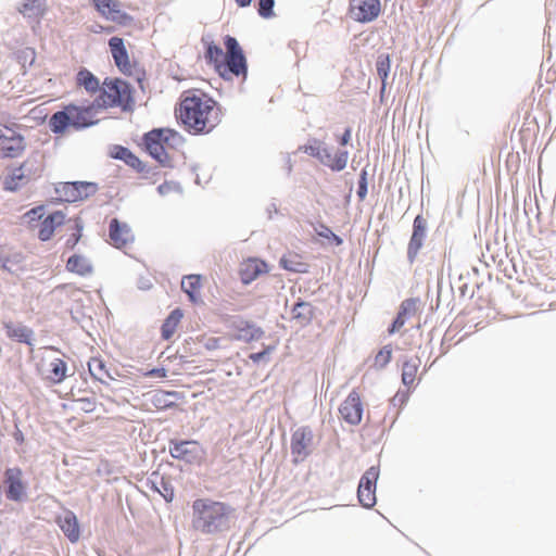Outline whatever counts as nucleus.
Here are the masks:
<instances>
[{
	"instance_id": "f257e3e1",
	"label": "nucleus",
	"mask_w": 556,
	"mask_h": 556,
	"mask_svg": "<svg viewBox=\"0 0 556 556\" xmlns=\"http://www.w3.org/2000/svg\"><path fill=\"white\" fill-rule=\"evenodd\" d=\"M177 116L187 130L192 134H208L222 121L218 103L199 89H189L182 92Z\"/></svg>"
},
{
	"instance_id": "f03ea898",
	"label": "nucleus",
	"mask_w": 556,
	"mask_h": 556,
	"mask_svg": "<svg viewBox=\"0 0 556 556\" xmlns=\"http://www.w3.org/2000/svg\"><path fill=\"white\" fill-rule=\"evenodd\" d=\"M233 509L226 503L210 497L197 498L191 505V527L202 534H214L227 529Z\"/></svg>"
},
{
	"instance_id": "7ed1b4c3",
	"label": "nucleus",
	"mask_w": 556,
	"mask_h": 556,
	"mask_svg": "<svg viewBox=\"0 0 556 556\" xmlns=\"http://www.w3.org/2000/svg\"><path fill=\"white\" fill-rule=\"evenodd\" d=\"M226 53L223 49L211 42L205 52V59L212 63L218 74L225 79H231L233 76L247 77V60L241 47L236 38L226 36Z\"/></svg>"
},
{
	"instance_id": "20e7f679",
	"label": "nucleus",
	"mask_w": 556,
	"mask_h": 556,
	"mask_svg": "<svg viewBox=\"0 0 556 556\" xmlns=\"http://www.w3.org/2000/svg\"><path fill=\"white\" fill-rule=\"evenodd\" d=\"M94 102L87 106L68 104L55 112L49 119L50 129L54 134H63L68 127L81 129L93 125L96 121Z\"/></svg>"
},
{
	"instance_id": "39448f33",
	"label": "nucleus",
	"mask_w": 556,
	"mask_h": 556,
	"mask_svg": "<svg viewBox=\"0 0 556 556\" xmlns=\"http://www.w3.org/2000/svg\"><path fill=\"white\" fill-rule=\"evenodd\" d=\"M94 104L102 109L116 106L123 110L130 109L134 99L129 84L119 78H105Z\"/></svg>"
},
{
	"instance_id": "423d86ee",
	"label": "nucleus",
	"mask_w": 556,
	"mask_h": 556,
	"mask_svg": "<svg viewBox=\"0 0 556 556\" xmlns=\"http://www.w3.org/2000/svg\"><path fill=\"white\" fill-rule=\"evenodd\" d=\"M178 139V134L172 129H153L143 137L147 151L162 165L170 163L169 152Z\"/></svg>"
},
{
	"instance_id": "0eeeda50",
	"label": "nucleus",
	"mask_w": 556,
	"mask_h": 556,
	"mask_svg": "<svg viewBox=\"0 0 556 556\" xmlns=\"http://www.w3.org/2000/svg\"><path fill=\"white\" fill-rule=\"evenodd\" d=\"M42 172V162L36 157H28L18 167L12 169L4 178V189L8 191H16L31 180L39 178Z\"/></svg>"
},
{
	"instance_id": "6e6552de",
	"label": "nucleus",
	"mask_w": 556,
	"mask_h": 556,
	"mask_svg": "<svg viewBox=\"0 0 556 556\" xmlns=\"http://www.w3.org/2000/svg\"><path fill=\"white\" fill-rule=\"evenodd\" d=\"M56 349L45 348L37 363V369L43 379L53 384L63 382L67 376L66 363L55 355Z\"/></svg>"
},
{
	"instance_id": "1a4fd4ad",
	"label": "nucleus",
	"mask_w": 556,
	"mask_h": 556,
	"mask_svg": "<svg viewBox=\"0 0 556 556\" xmlns=\"http://www.w3.org/2000/svg\"><path fill=\"white\" fill-rule=\"evenodd\" d=\"M379 478V468L369 467L362 476L357 489V497L362 506L371 508L377 502L376 485Z\"/></svg>"
},
{
	"instance_id": "9d476101",
	"label": "nucleus",
	"mask_w": 556,
	"mask_h": 556,
	"mask_svg": "<svg viewBox=\"0 0 556 556\" xmlns=\"http://www.w3.org/2000/svg\"><path fill=\"white\" fill-rule=\"evenodd\" d=\"M363 412L364 406L361 392L358 389H353L339 407L340 417L346 424L356 426L362 421Z\"/></svg>"
},
{
	"instance_id": "9b49d317",
	"label": "nucleus",
	"mask_w": 556,
	"mask_h": 556,
	"mask_svg": "<svg viewBox=\"0 0 556 556\" xmlns=\"http://www.w3.org/2000/svg\"><path fill=\"white\" fill-rule=\"evenodd\" d=\"M169 454L172 457L188 464L200 463L204 451L197 441H170Z\"/></svg>"
},
{
	"instance_id": "f8f14e48",
	"label": "nucleus",
	"mask_w": 556,
	"mask_h": 556,
	"mask_svg": "<svg viewBox=\"0 0 556 556\" xmlns=\"http://www.w3.org/2000/svg\"><path fill=\"white\" fill-rule=\"evenodd\" d=\"M380 11V0H351L350 2V15L356 22H371L379 16Z\"/></svg>"
},
{
	"instance_id": "ddd939ff",
	"label": "nucleus",
	"mask_w": 556,
	"mask_h": 556,
	"mask_svg": "<svg viewBox=\"0 0 556 556\" xmlns=\"http://www.w3.org/2000/svg\"><path fill=\"white\" fill-rule=\"evenodd\" d=\"M109 48L116 67L124 75L131 76L136 71V62H131L124 40L119 37H112L109 40Z\"/></svg>"
},
{
	"instance_id": "4468645a",
	"label": "nucleus",
	"mask_w": 556,
	"mask_h": 556,
	"mask_svg": "<svg viewBox=\"0 0 556 556\" xmlns=\"http://www.w3.org/2000/svg\"><path fill=\"white\" fill-rule=\"evenodd\" d=\"M94 190L93 184L85 181L63 182L56 188L61 199L66 202L81 201L93 193Z\"/></svg>"
},
{
	"instance_id": "2eb2a0df",
	"label": "nucleus",
	"mask_w": 556,
	"mask_h": 556,
	"mask_svg": "<svg viewBox=\"0 0 556 556\" xmlns=\"http://www.w3.org/2000/svg\"><path fill=\"white\" fill-rule=\"evenodd\" d=\"M96 10L105 20L125 25L131 17L121 9V3L115 0H92Z\"/></svg>"
},
{
	"instance_id": "dca6fc26",
	"label": "nucleus",
	"mask_w": 556,
	"mask_h": 556,
	"mask_svg": "<svg viewBox=\"0 0 556 556\" xmlns=\"http://www.w3.org/2000/svg\"><path fill=\"white\" fill-rule=\"evenodd\" d=\"M427 233V219L417 215L413 223V233L407 245V257L410 263H414L420 249L424 245V241Z\"/></svg>"
},
{
	"instance_id": "f3484780",
	"label": "nucleus",
	"mask_w": 556,
	"mask_h": 556,
	"mask_svg": "<svg viewBox=\"0 0 556 556\" xmlns=\"http://www.w3.org/2000/svg\"><path fill=\"white\" fill-rule=\"evenodd\" d=\"M312 432L306 428L298 429L291 437V455L294 464L303 462L309 455Z\"/></svg>"
},
{
	"instance_id": "a211bd4d",
	"label": "nucleus",
	"mask_w": 556,
	"mask_h": 556,
	"mask_svg": "<svg viewBox=\"0 0 556 556\" xmlns=\"http://www.w3.org/2000/svg\"><path fill=\"white\" fill-rule=\"evenodd\" d=\"M7 497L14 502H21L26 493L23 482V473L20 468H9L5 470Z\"/></svg>"
},
{
	"instance_id": "6ab92c4d",
	"label": "nucleus",
	"mask_w": 556,
	"mask_h": 556,
	"mask_svg": "<svg viewBox=\"0 0 556 556\" xmlns=\"http://www.w3.org/2000/svg\"><path fill=\"white\" fill-rule=\"evenodd\" d=\"M0 269L10 274L24 271L26 269L24 254L4 245L0 257Z\"/></svg>"
},
{
	"instance_id": "aec40b11",
	"label": "nucleus",
	"mask_w": 556,
	"mask_h": 556,
	"mask_svg": "<svg viewBox=\"0 0 556 556\" xmlns=\"http://www.w3.org/2000/svg\"><path fill=\"white\" fill-rule=\"evenodd\" d=\"M267 271L268 265L264 261L252 257L241 263L239 276L244 285H249L257 279L260 275L266 274Z\"/></svg>"
},
{
	"instance_id": "412c9836",
	"label": "nucleus",
	"mask_w": 556,
	"mask_h": 556,
	"mask_svg": "<svg viewBox=\"0 0 556 556\" xmlns=\"http://www.w3.org/2000/svg\"><path fill=\"white\" fill-rule=\"evenodd\" d=\"M110 240L117 249H124L134 242V235L127 224L113 218L110 223Z\"/></svg>"
},
{
	"instance_id": "4be33fe9",
	"label": "nucleus",
	"mask_w": 556,
	"mask_h": 556,
	"mask_svg": "<svg viewBox=\"0 0 556 556\" xmlns=\"http://www.w3.org/2000/svg\"><path fill=\"white\" fill-rule=\"evenodd\" d=\"M65 223V214L61 211H55L43 218L38 225V238L41 241L50 240L58 227Z\"/></svg>"
},
{
	"instance_id": "5701e85b",
	"label": "nucleus",
	"mask_w": 556,
	"mask_h": 556,
	"mask_svg": "<svg viewBox=\"0 0 556 556\" xmlns=\"http://www.w3.org/2000/svg\"><path fill=\"white\" fill-rule=\"evenodd\" d=\"M56 523L72 543L78 542L80 538L79 523L76 515L72 510H66L63 515L59 516Z\"/></svg>"
},
{
	"instance_id": "b1692460",
	"label": "nucleus",
	"mask_w": 556,
	"mask_h": 556,
	"mask_svg": "<svg viewBox=\"0 0 556 556\" xmlns=\"http://www.w3.org/2000/svg\"><path fill=\"white\" fill-rule=\"evenodd\" d=\"M417 312V301L415 299H406L401 303L396 318L394 319L389 333L399 331L408 319L415 316Z\"/></svg>"
},
{
	"instance_id": "393cba45",
	"label": "nucleus",
	"mask_w": 556,
	"mask_h": 556,
	"mask_svg": "<svg viewBox=\"0 0 556 556\" xmlns=\"http://www.w3.org/2000/svg\"><path fill=\"white\" fill-rule=\"evenodd\" d=\"M349 159L346 151H337L332 153L329 149L324 148L319 161L331 170L340 172L345 168Z\"/></svg>"
},
{
	"instance_id": "a878e982",
	"label": "nucleus",
	"mask_w": 556,
	"mask_h": 556,
	"mask_svg": "<svg viewBox=\"0 0 556 556\" xmlns=\"http://www.w3.org/2000/svg\"><path fill=\"white\" fill-rule=\"evenodd\" d=\"M202 277L200 275H188L181 280V289L187 293L192 303L201 302Z\"/></svg>"
},
{
	"instance_id": "bb28decb",
	"label": "nucleus",
	"mask_w": 556,
	"mask_h": 556,
	"mask_svg": "<svg viewBox=\"0 0 556 556\" xmlns=\"http://www.w3.org/2000/svg\"><path fill=\"white\" fill-rule=\"evenodd\" d=\"M235 339L244 342L260 340L264 331L249 321H240L235 326Z\"/></svg>"
},
{
	"instance_id": "cd10ccee",
	"label": "nucleus",
	"mask_w": 556,
	"mask_h": 556,
	"mask_svg": "<svg viewBox=\"0 0 556 556\" xmlns=\"http://www.w3.org/2000/svg\"><path fill=\"white\" fill-rule=\"evenodd\" d=\"M66 269L79 276L92 274L93 266L90 260L83 254H74L66 262Z\"/></svg>"
},
{
	"instance_id": "c85d7f7f",
	"label": "nucleus",
	"mask_w": 556,
	"mask_h": 556,
	"mask_svg": "<svg viewBox=\"0 0 556 556\" xmlns=\"http://www.w3.org/2000/svg\"><path fill=\"white\" fill-rule=\"evenodd\" d=\"M75 83L77 87L84 88L91 96L96 94L101 89L98 77L87 68H80L78 71Z\"/></svg>"
},
{
	"instance_id": "c756f323",
	"label": "nucleus",
	"mask_w": 556,
	"mask_h": 556,
	"mask_svg": "<svg viewBox=\"0 0 556 556\" xmlns=\"http://www.w3.org/2000/svg\"><path fill=\"white\" fill-rule=\"evenodd\" d=\"M292 319L301 326L309 325L315 316V308L308 302H298L292 308Z\"/></svg>"
},
{
	"instance_id": "7c9ffc66",
	"label": "nucleus",
	"mask_w": 556,
	"mask_h": 556,
	"mask_svg": "<svg viewBox=\"0 0 556 556\" xmlns=\"http://www.w3.org/2000/svg\"><path fill=\"white\" fill-rule=\"evenodd\" d=\"M24 138L20 134L0 141V154L2 157H16L24 151Z\"/></svg>"
},
{
	"instance_id": "2f4dec72",
	"label": "nucleus",
	"mask_w": 556,
	"mask_h": 556,
	"mask_svg": "<svg viewBox=\"0 0 556 556\" xmlns=\"http://www.w3.org/2000/svg\"><path fill=\"white\" fill-rule=\"evenodd\" d=\"M4 329L8 338L20 343L31 344L33 330L28 327L9 321L4 324Z\"/></svg>"
},
{
	"instance_id": "473e14b6",
	"label": "nucleus",
	"mask_w": 556,
	"mask_h": 556,
	"mask_svg": "<svg viewBox=\"0 0 556 556\" xmlns=\"http://www.w3.org/2000/svg\"><path fill=\"white\" fill-rule=\"evenodd\" d=\"M280 266L286 270L293 273H306L308 269V264L302 260L301 255L294 252H290L282 256L280 260Z\"/></svg>"
},
{
	"instance_id": "72a5a7b5",
	"label": "nucleus",
	"mask_w": 556,
	"mask_h": 556,
	"mask_svg": "<svg viewBox=\"0 0 556 556\" xmlns=\"http://www.w3.org/2000/svg\"><path fill=\"white\" fill-rule=\"evenodd\" d=\"M88 369L92 378L105 383L108 379H111L110 371L106 368L105 362L99 357H92L88 362Z\"/></svg>"
},
{
	"instance_id": "f704fd0d",
	"label": "nucleus",
	"mask_w": 556,
	"mask_h": 556,
	"mask_svg": "<svg viewBox=\"0 0 556 556\" xmlns=\"http://www.w3.org/2000/svg\"><path fill=\"white\" fill-rule=\"evenodd\" d=\"M182 318V312L179 308L174 309L162 325V338L169 340L176 332L178 325Z\"/></svg>"
},
{
	"instance_id": "c9c22d12",
	"label": "nucleus",
	"mask_w": 556,
	"mask_h": 556,
	"mask_svg": "<svg viewBox=\"0 0 556 556\" xmlns=\"http://www.w3.org/2000/svg\"><path fill=\"white\" fill-rule=\"evenodd\" d=\"M420 361L418 358H410L406 362H404L402 367V382L410 388L414 386L418 369H419Z\"/></svg>"
},
{
	"instance_id": "e433bc0d",
	"label": "nucleus",
	"mask_w": 556,
	"mask_h": 556,
	"mask_svg": "<svg viewBox=\"0 0 556 556\" xmlns=\"http://www.w3.org/2000/svg\"><path fill=\"white\" fill-rule=\"evenodd\" d=\"M376 67H377V74L381 78L382 85L384 86V81L388 78L390 67H391L389 54H380L377 59Z\"/></svg>"
},
{
	"instance_id": "4c0bfd02",
	"label": "nucleus",
	"mask_w": 556,
	"mask_h": 556,
	"mask_svg": "<svg viewBox=\"0 0 556 556\" xmlns=\"http://www.w3.org/2000/svg\"><path fill=\"white\" fill-rule=\"evenodd\" d=\"M20 12L25 16L39 15L42 13L39 0H26L20 8Z\"/></svg>"
},
{
	"instance_id": "58836bf2",
	"label": "nucleus",
	"mask_w": 556,
	"mask_h": 556,
	"mask_svg": "<svg viewBox=\"0 0 556 556\" xmlns=\"http://www.w3.org/2000/svg\"><path fill=\"white\" fill-rule=\"evenodd\" d=\"M81 231H83V225L80 220L77 218L74 220V227H73V233L71 237L66 240V248L73 250L76 244L79 242L81 238Z\"/></svg>"
},
{
	"instance_id": "ea45409f",
	"label": "nucleus",
	"mask_w": 556,
	"mask_h": 556,
	"mask_svg": "<svg viewBox=\"0 0 556 556\" xmlns=\"http://www.w3.org/2000/svg\"><path fill=\"white\" fill-rule=\"evenodd\" d=\"M16 135H18V132L16 130V125L14 123L8 125L2 119H0V141L7 140Z\"/></svg>"
},
{
	"instance_id": "a19ab883",
	"label": "nucleus",
	"mask_w": 556,
	"mask_h": 556,
	"mask_svg": "<svg viewBox=\"0 0 556 556\" xmlns=\"http://www.w3.org/2000/svg\"><path fill=\"white\" fill-rule=\"evenodd\" d=\"M274 0H258V14L264 18H269L274 15Z\"/></svg>"
},
{
	"instance_id": "79ce46f5",
	"label": "nucleus",
	"mask_w": 556,
	"mask_h": 556,
	"mask_svg": "<svg viewBox=\"0 0 556 556\" xmlns=\"http://www.w3.org/2000/svg\"><path fill=\"white\" fill-rule=\"evenodd\" d=\"M141 178L149 180L151 184H155L160 179V172L156 167H150L144 163V169L138 170Z\"/></svg>"
},
{
	"instance_id": "37998d69",
	"label": "nucleus",
	"mask_w": 556,
	"mask_h": 556,
	"mask_svg": "<svg viewBox=\"0 0 556 556\" xmlns=\"http://www.w3.org/2000/svg\"><path fill=\"white\" fill-rule=\"evenodd\" d=\"M75 402L78 405V408L84 413H92L97 407V402L94 399L80 397Z\"/></svg>"
},
{
	"instance_id": "c03bdc74",
	"label": "nucleus",
	"mask_w": 556,
	"mask_h": 556,
	"mask_svg": "<svg viewBox=\"0 0 556 556\" xmlns=\"http://www.w3.org/2000/svg\"><path fill=\"white\" fill-rule=\"evenodd\" d=\"M392 356V351L390 348L386 346L382 350L378 352V354L375 357V364L377 366L383 367L386 366L390 361Z\"/></svg>"
},
{
	"instance_id": "a18cd8bd",
	"label": "nucleus",
	"mask_w": 556,
	"mask_h": 556,
	"mask_svg": "<svg viewBox=\"0 0 556 556\" xmlns=\"http://www.w3.org/2000/svg\"><path fill=\"white\" fill-rule=\"evenodd\" d=\"M325 147H323L321 142L315 140L312 144L305 147V152L314 157L319 160V156Z\"/></svg>"
},
{
	"instance_id": "49530a36",
	"label": "nucleus",
	"mask_w": 556,
	"mask_h": 556,
	"mask_svg": "<svg viewBox=\"0 0 556 556\" xmlns=\"http://www.w3.org/2000/svg\"><path fill=\"white\" fill-rule=\"evenodd\" d=\"M125 163L136 172L144 169V163L132 152L129 154V157L126 159Z\"/></svg>"
},
{
	"instance_id": "de8ad7c7",
	"label": "nucleus",
	"mask_w": 556,
	"mask_h": 556,
	"mask_svg": "<svg viewBox=\"0 0 556 556\" xmlns=\"http://www.w3.org/2000/svg\"><path fill=\"white\" fill-rule=\"evenodd\" d=\"M131 153V151L125 147H122V146H115L113 148V151L111 153V155L114 157V159H117V160H122V161H126L127 157H129V154Z\"/></svg>"
},
{
	"instance_id": "09e8293b",
	"label": "nucleus",
	"mask_w": 556,
	"mask_h": 556,
	"mask_svg": "<svg viewBox=\"0 0 556 556\" xmlns=\"http://www.w3.org/2000/svg\"><path fill=\"white\" fill-rule=\"evenodd\" d=\"M275 350V346H266L263 351L257 353L250 354V359L253 363H260L261 361L265 359L269 356V354Z\"/></svg>"
},
{
	"instance_id": "8fccbe9b",
	"label": "nucleus",
	"mask_w": 556,
	"mask_h": 556,
	"mask_svg": "<svg viewBox=\"0 0 556 556\" xmlns=\"http://www.w3.org/2000/svg\"><path fill=\"white\" fill-rule=\"evenodd\" d=\"M43 215V206H37L31 210H29L25 217L28 218V223L31 224L33 222L40 220Z\"/></svg>"
},
{
	"instance_id": "3c124183",
	"label": "nucleus",
	"mask_w": 556,
	"mask_h": 556,
	"mask_svg": "<svg viewBox=\"0 0 556 556\" xmlns=\"http://www.w3.org/2000/svg\"><path fill=\"white\" fill-rule=\"evenodd\" d=\"M177 189V185L173 182H164L157 187V191L160 194L165 195Z\"/></svg>"
},
{
	"instance_id": "603ef678",
	"label": "nucleus",
	"mask_w": 556,
	"mask_h": 556,
	"mask_svg": "<svg viewBox=\"0 0 556 556\" xmlns=\"http://www.w3.org/2000/svg\"><path fill=\"white\" fill-rule=\"evenodd\" d=\"M365 175H366V173H363V179L359 184L358 191H357V194H358L359 199H362V200L365 198V195L367 193Z\"/></svg>"
},
{
	"instance_id": "864d4df0",
	"label": "nucleus",
	"mask_w": 556,
	"mask_h": 556,
	"mask_svg": "<svg viewBox=\"0 0 556 556\" xmlns=\"http://www.w3.org/2000/svg\"><path fill=\"white\" fill-rule=\"evenodd\" d=\"M351 128H346L344 134L339 139L340 144L346 146L351 140Z\"/></svg>"
},
{
	"instance_id": "5fc2aeb1",
	"label": "nucleus",
	"mask_w": 556,
	"mask_h": 556,
	"mask_svg": "<svg viewBox=\"0 0 556 556\" xmlns=\"http://www.w3.org/2000/svg\"><path fill=\"white\" fill-rule=\"evenodd\" d=\"M147 375L150 377L164 378V377H166V370L164 368H155V369L150 370Z\"/></svg>"
},
{
	"instance_id": "6e6d98bb",
	"label": "nucleus",
	"mask_w": 556,
	"mask_h": 556,
	"mask_svg": "<svg viewBox=\"0 0 556 556\" xmlns=\"http://www.w3.org/2000/svg\"><path fill=\"white\" fill-rule=\"evenodd\" d=\"M236 3H237L240 8H245V7L250 5L251 0H236Z\"/></svg>"
},
{
	"instance_id": "4d7b16f0",
	"label": "nucleus",
	"mask_w": 556,
	"mask_h": 556,
	"mask_svg": "<svg viewBox=\"0 0 556 556\" xmlns=\"http://www.w3.org/2000/svg\"><path fill=\"white\" fill-rule=\"evenodd\" d=\"M327 232H329L334 238V241H337L338 244L342 242V240L338 236H336L330 229H327Z\"/></svg>"
},
{
	"instance_id": "13d9d810",
	"label": "nucleus",
	"mask_w": 556,
	"mask_h": 556,
	"mask_svg": "<svg viewBox=\"0 0 556 556\" xmlns=\"http://www.w3.org/2000/svg\"><path fill=\"white\" fill-rule=\"evenodd\" d=\"M325 229H328V228H325ZM321 236L326 237V238H329V232H327V230H324V232L320 233Z\"/></svg>"
},
{
	"instance_id": "bf43d9fd",
	"label": "nucleus",
	"mask_w": 556,
	"mask_h": 556,
	"mask_svg": "<svg viewBox=\"0 0 556 556\" xmlns=\"http://www.w3.org/2000/svg\"><path fill=\"white\" fill-rule=\"evenodd\" d=\"M159 395L160 394H155V401L160 402L161 400L159 399Z\"/></svg>"
}]
</instances>
